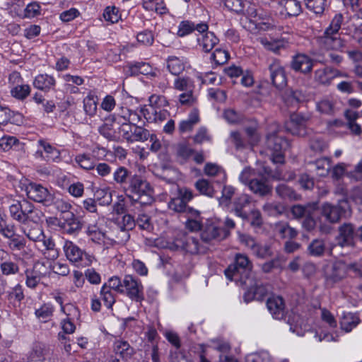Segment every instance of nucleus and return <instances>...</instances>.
Returning a JSON list of instances; mask_svg holds the SVG:
<instances>
[{
    "label": "nucleus",
    "instance_id": "nucleus-1",
    "mask_svg": "<svg viewBox=\"0 0 362 362\" xmlns=\"http://www.w3.org/2000/svg\"><path fill=\"white\" fill-rule=\"evenodd\" d=\"M252 264L248 257L237 254L235 261L224 272L227 279L235 281L240 286H251L254 281L252 273Z\"/></svg>",
    "mask_w": 362,
    "mask_h": 362
},
{
    "label": "nucleus",
    "instance_id": "nucleus-2",
    "mask_svg": "<svg viewBox=\"0 0 362 362\" xmlns=\"http://www.w3.org/2000/svg\"><path fill=\"white\" fill-rule=\"evenodd\" d=\"M124 189L127 197L134 202L148 205L153 202V189L141 175L134 173Z\"/></svg>",
    "mask_w": 362,
    "mask_h": 362
},
{
    "label": "nucleus",
    "instance_id": "nucleus-3",
    "mask_svg": "<svg viewBox=\"0 0 362 362\" xmlns=\"http://www.w3.org/2000/svg\"><path fill=\"white\" fill-rule=\"evenodd\" d=\"M343 21L344 17L341 13H337L334 16L323 35L317 38V42L321 46L327 49L340 51H343L344 48L348 47L347 40L336 35L341 28Z\"/></svg>",
    "mask_w": 362,
    "mask_h": 362
},
{
    "label": "nucleus",
    "instance_id": "nucleus-4",
    "mask_svg": "<svg viewBox=\"0 0 362 362\" xmlns=\"http://www.w3.org/2000/svg\"><path fill=\"white\" fill-rule=\"evenodd\" d=\"M352 268L359 276H362V270L356 264H347L344 260H336L327 264L324 268V277L326 284L333 286L335 284L343 280L347 274L349 269Z\"/></svg>",
    "mask_w": 362,
    "mask_h": 362
},
{
    "label": "nucleus",
    "instance_id": "nucleus-5",
    "mask_svg": "<svg viewBox=\"0 0 362 362\" xmlns=\"http://www.w3.org/2000/svg\"><path fill=\"white\" fill-rule=\"evenodd\" d=\"M288 141L278 132L269 133L267 136L266 146L271 151V160L274 164H284V151L289 147Z\"/></svg>",
    "mask_w": 362,
    "mask_h": 362
},
{
    "label": "nucleus",
    "instance_id": "nucleus-6",
    "mask_svg": "<svg viewBox=\"0 0 362 362\" xmlns=\"http://www.w3.org/2000/svg\"><path fill=\"white\" fill-rule=\"evenodd\" d=\"M171 250H182L191 255L205 253L207 247L199 243V239L187 233L178 234L172 243H168Z\"/></svg>",
    "mask_w": 362,
    "mask_h": 362
},
{
    "label": "nucleus",
    "instance_id": "nucleus-7",
    "mask_svg": "<svg viewBox=\"0 0 362 362\" xmlns=\"http://www.w3.org/2000/svg\"><path fill=\"white\" fill-rule=\"evenodd\" d=\"M351 209L346 199L339 200L337 204L324 203L321 207V214L331 223H338L341 218L350 216Z\"/></svg>",
    "mask_w": 362,
    "mask_h": 362
},
{
    "label": "nucleus",
    "instance_id": "nucleus-8",
    "mask_svg": "<svg viewBox=\"0 0 362 362\" xmlns=\"http://www.w3.org/2000/svg\"><path fill=\"white\" fill-rule=\"evenodd\" d=\"M264 79L277 90L284 89L287 85L285 69L278 59L272 60L263 71Z\"/></svg>",
    "mask_w": 362,
    "mask_h": 362
},
{
    "label": "nucleus",
    "instance_id": "nucleus-9",
    "mask_svg": "<svg viewBox=\"0 0 362 362\" xmlns=\"http://www.w3.org/2000/svg\"><path fill=\"white\" fill-rule=\"evenodd\" d=\"M310 117L301 112H293L284 122L285 130L294 136H305L308 133V124Z\"/></svg>",
    "mask_w": 362,
    "mask_h": 362
},
{
    "label": "nucleus",
    "instance_id": "nucleus-10",
    "mask_svg": "<svg viewBox=\"0 0 362 362\" xmlns=\"http://www.w3.org/2000/svg\"><path fill=\"white\" fill-rule=\"evenodd\" d=\"M35 206L30 202L23 199L16 201L9 206V212L11 218L16 221L25 224L33 220L32 214L34 212Z\"/></svg>",
    "mask_w": 362,
    "mask_h": 362
},
{
    "label": "nucleus",
    "instance_id": "nucleus-11",
    "mask_svg": "<svg viewBox=\"0 0 362 362\" xmlns=\"http://www.w3.org/2000/svg\"><path fill=\"white\" fill-rule=\"evenodd\" d=\"M122 294L127 295L132 300L141 302L144 300V286L139 279L132 275H125L123 279Z\"/></svg>",
    "mask_w": 362,
    "mask_h": 362
},
{
    "label": "nucleus",
    "instance_id": "nucleus-12",
    "mask_svg": "<svg viewBox=\"0 0 362 362\" xmlns=\"http://www.w3.org/2000/svg\"><path fill=\"white\" fill-rule=\"evenodd\" d=\"M64 250L67 259L78 266L86 267L92 263L93 257L71 241L65 242Z\"/></svg>",
    "mask_w": 362,
    "mask_h": 362
},
{
    "label": "nucleus",
    "instance_id": "nucleus-13",
    "mask_svg": "<svg viewBox=\"0 0 362 362\" xmlns=\"http://www.w3.org/2000/svg\"><path fill=\"white\" fill-rule=\"evenodd\" d=\"M230 235V231L213 222L207 221L201 232V239L204 243H209L214 240L221 242Z\"/></svg>",
    "mask_w": 362,
    "mask_h": 362
},
{
    "label": "nucleus",
    "instance_id": "nucleus-14",
    "mask_svg": "<svg viewBox=\"0 0 362 362\" xmlns=\"http://www.w3.org/2000/svg\"><path fill=\"white\" fill-rule=\"evenodd\" d=\"M27 196L30 199L35 202L41 203L45 206H49V202L54 194L43 187L41 184L30 182L26 187Z\"/></svg>",
    "mask_w": 362,
    "mask_h": 362
},
{
    "label": "nucleus",
    "instance_id": "nucleus-15",
    "mask_svg": "<svg viewBox=\"0 0 362 362\" xmlns=\"http://www.w3.org/2000/svg\"><path fill=\"white\" fill-rule=\"evenodd\" d=\"M356 228L353 223H344L338 228V235L336 241L338 245L344 247H353L356 240Z\"/></svg>",
    "mask_w": 362,
    "mask_h": 362
},
{
    "label": "nucleus",
    "instance_id": "nucleus-16",
    "mask_svg": "<svg viewBox=\"0 0 362 362\" xmlns=\"http://www.w3.org/2000/svg\"><path fill=\"white\" fill-rule=\"evenodd\" d=\"M58 219V226L69 235L78 234L82 229V221L72 211L63 214V216Z\"/></svg>",
    "mask_w": 362,
    "mask_h": 362
},
{
    "label": "nucleus",
    "instance_id": "nucleus-17",
    "mask_svg": "<svg viewBox=\"0 0 362 362\" xmlns=\"http://www.w3.org/2000/svg\"><path fill=\"white\" fill-rule=\"evenodd\" d=\"M249 189L257 196L265 197L272 192L269 180L262 173H259L250 180Z\"/></svg>",
    "mask_w": 362,
    "mask_h": 362
},
{
    "label": "nucleus",
    "instance_id": "nucleus-18",
    "mask_svg": "<svg viewBox=\"0 0 362 362\" xmlns=\"http://www.w3.org/2000/svg\"><path fill=\"white\" fill-rule=\"evenodd\" d=\"M245 292L243 295V300L248 303L254 300L262 301L268 295V286L264 284H257L254 280L251 286H242Z\"/></svg>",
    "mask_w": 362,
    "mask_h": 362
},
{
    "label": "nucleus",
    "instance_id": "nucleus-19",
    "mask_svg": "<svg viewBox=\"0 0 362 362\" xmlns=\"http://www.w3.org/2000/svg\"><path fill=\"white\" fill-rule=\"evenodd\" d=\"M118 119H122L120 115H110L99 129V133L109 141H117L119 136L114 128V124H118Z\"/></svg>",
    "mask_w": 362,
    "mask_h": 362
},
{
    "label": "nucleus",
    "instance_id": "nucleus-20",
    "mask_svg": "<svg viewBox=\"0 0 362 362\" xmlns=\"http://www.w3.org/2000/svg\"><path fill=\"white\" fill-rule=\"evenodd\" d=\"M267 307L274 319L282 320L286 315L285 302L280 296L273 295L267 300Z\"/></svg>",
    "mask_w": 362,
    "mask_h": 362
},
{
    "label": "nucleus",
    "instance_id": "nucleus-21",
    "mask_svg": "<svg viewBox=\"0 0 362 362\" xmlns=\"http://www.w3.org/2000/svg\"><path fill=\"white\" fill-rule=\"evenodd\" d=\"M128 115H124L120 116L122 119H118L119 133L122 134V136L128 143L131 140L132 130L134 127V123L132 121H134V118L132 117H136L139 119L140 116L138 115L135 112L127 110Z\"/></svg>",
    "mask_w": 362,
    "mask_h": 362
},
{
    "label": "nucleus",
    "instance_id": "nucleus-22",
    "mask_svg": "<svg viewBox=\"0 0 362 362\" xmlns=\"http://www.w3.org/2000/svg\"><path fill=\"white\" fill-rule=\"evenodd\" d=\"M339 76H346V75L329 66L317 69L314 73L315 80L323 85H329L334 78Z\"/></svg>",
    "mask_w": 362,
    "mask_h": 362
},
{
    "label": "nucleus",
    "instance_id": "nucleus-23",
    "mask_svg": "<svg viewBox=\"0 0 362 362\" xmlns=\"http://www.w3.org/2000/svg\"><path fill=\"white\" fill-rule=\"evenodd\" d=\"M291 66L295 71L307 74L310 73L313 69V61L306 54H298L293 57Z\"/></svg>",
    "mask_w": 362,
    "mask_h": 362
},
{
    "label": "nucleus",
    "instance_id": "nucleus-24",
    "mask_svg": "<svg viewBox=\"0 0 362 362\" xmlns=\"http://www.w3.org/2000/svg\"><path fill=\"white\" fill-rule=\"evenodd\" d=\"M209 26L206 23H199L195 24L190 21H182L178 26L177 35L179 37H185L194 30H197L200 33H204L208 30Z\"/></svg>",
    "mask_w": 362,
    "mask_h": 362
},
{
    "label": "nucleus",
    "instance_id": "nucleus-25",
    "mask_svg": "<svg viewBox=\"0 0 362 362\" xmlns=\"http://www.w3.org/2000/svg\"><path fill=\"white\" fill-rule=\"evenodd\" d=\"M328 250L326 240L323 238L313 239L307 247L308 255L314 257H322Z\"/></svg>",
    "mask_w": 362,
    "mask_h": 362
},
{
    "label": "nucleus",
    "instance_id": "nucleus-26",
    "mask_svg": "<svg viewBox=\"0 0 362 362\" xmlns=\"http://www.w3.org/2000/svg\"><path fill=\"white\" fill-rule=\"evenodd\" d=\"M318 208L317 202H310L305 205L295 204L291 207V212L295 218L300 219L310 214H314Z\"/></svg>",
    "mask_w": 362,
    "mask_h": 362
},
{
    "label": "nucleus",
    "instance_id": "nucleus-27",
    "mask_svg": "<svg viewBox=\"0 0 362 362\" xmlns=\"http://www.w3.org/2000/svg\"><path fill=\"white\" fill-rule=\"evenodd\" d=\"M55 85V78L47 74L37 75L33 81L34 87L44 92L54 90Z\"/></svg>",
    "mask_w": 362,
    "mask_h": 362
},
{
    "label": "nucleus",
    "instance_id": "nucleus-28",
    "mask_svg": "<svg viewBox=\"0 0 362 362\" xmlns=\"http://www.w3.org/2000/svg\"><path fill=\"white\" fill-rule=\"evenodd\" d=\"M49 349L47 346L42 342H36L33 344L29 354V360L34 362H42L49 354Z\"/></svg>",
    "mask_w": 362,
    "mask_h": 362
},
{
    "label": "nucleus",
    "instance_id": "nucleus-29",
    "mask_svg": "<svg viewBox=\"0 0 362 362\" xmlns=\"http://www.w3.org/2000/svg\"><path fill=\"white\" fill-rule=\"evenodd\" d=\"M276 193L284 200L297 201L301 197L291 187L285 183L279 184L276 187Z\"/></svg>",
    "mask_w": 362,
    "mask_h": 362
},
{
    "label": "nucleus",
    "instance_id": "nucleus-30",
    "mask_svg": "<svg viewBox=\"0 0 362 362\" xmlns=\"http://www.w3.org/2000/svg\"><path fill=\"white\" fill-rule=\"evenodd\" d=\"M204 33L201 38H197V42L204 52H209L218 44L219 40L212 32L206 30Z\"/></svg>",
    "mask_w": 362,
    "mask_h": 362
},
{
    "label": "nucleus",
    "instance_id": "nucleus-31",
    "mask_svg": "<svg viewBox=\"0 0 362 362\" xmlns=\"http://www.w3.org/2000/svg\"><path fill=\"white\" fill-rule=\"evenodd\" d=\"M129 71L131 75L138 76L143 74L146 76H156V74L153 71L151 66L148 63L140 62H134L129 65Z\"/></svg>",
    "mask_w": 362,
    "mask_h": 362
},
{
    "label": "nucleus",
    "instance_id": "nucleus-32",
    "mask_svg": "<svg viewBox=\"0 0 362 362\" xmlns=\"http://www.w3.org/2000/svg\"><path fill=\"white\" fill-rule=\"evenodd\" d=\"M114 351L116 354L119 355L124 360L127 361L134 354V349L126 341H117L114 344Z\"/></svg>",
    "mask_w": 362,
    "mask_h": 362
},
{
    "label": "nucleus",
    "instance_id": "nucleus-33",
    "mask_svg": "<svg viewBox=\"0 0 362 362\" xmlns=\"http://www.w3.org/2000/svg\"><path fill=\"white\" fill-rule=\"evenodd\" d=\"M134 174L124 166L118 167L113 173V179L117 184L127 186Z\"/></svg>",
    "mask_w": 362,
    "mask_h": 362
},
{
    "label": "nucleus",
    "instance_id": "nucleus-34",
    "mask_svg": "<svg viewBox=\"0 0 362 362\" xmlns=\"http://www.w3.org/2000/svg\"><path fill=\"white\" fill-rule=\"evenodd\" d=\"M251 198L247 194H241L240 197L236 198L233 202L234 211L235 215L239 217H246V213L244 211V208L250 204Z\"/></svg>",
    "mask_w": 362,
    "mask_h": 362
},
{
    "label": "nucleus",
    "instance_id": "nucleus-35",
    "mask_svg": "<svg viewBox=\"0 0 362 362\" xmlns=\"http://www.w3.org/2000/svg\"><path fill=\"white\" fill-rule=\"evenodd\" d=\"M276 230L281 238L292 240L295 238L298 234V230L290 226L286 222H281L276 224Z\"/></svg>",
    "mask_w": 362,
    "mask_h": 362
},
{
    "label": "nucleus",
    "instance_id": "nucleus-36",
    "mask_svg": "<svg viewBox=\"0 0 362 362\" xmlns=\"http://www.w3.org/2000/svg\"><path fill=\"white\" fill-rule=\"evenodd\" d=\"M194 187L202 195L213 197L216 191L211 182L206 179H199L194 183Z\"/></svg>",
    "mask_w": 362,
    "mask_h": 362
},
{
    "label": "nucleus",
    "instance_id": "nucleus-37",
    "mask_svg": "<svg viewBox=\"0 0 362 362\" xmlns=\"http://www.w3.org/2000/svg\"><path fill=\"white\" fill-rule=\"evenodd\" d=\"M360 322V319L358 315L355 313H348L343 315L341 320L340 325L342 329L346 332H350L353 328L356 327Z\"/></svg>",
    "mask_w": 362,
    "mask_h": 362
},
{
    "label": "nucleus",
    "instance_id": "nucleus-38",
    "mask_svg": "<svg viewBox=\"0 0 362 362\" xmlns=\"http://www.w3.org/2000/svg\"><path fill=\"white\" fill-rule=\"evenodd\" d=\"M199 121V113L197 110H193L189 115L187 119L182 120L179 124V130L180 132H186L192 131L194 126Z\"/></svg>",
    "mask_w": 362,
    "mask_h": 362
},
{
    "label": "nucleus",
    "instance_id": "nucleus-39",
    "mask_svg": "<svg viewBox=\"0 0 362 362\" xmlns=\"http://www.w3.org/2000/svg\"><path fill=\"white\" fill-rule=\"evenodd\" d=\"M54 206V208L59 212V218L62 217L63 214H64L71 212V204L63 199L56 197L54 195L49 202V206Z\"/></svg>",
    "mask_w": 362,
    "mask_h": 362
},
{
    "label": "nucleus",
    "instance_id": "nucleus-40",
    "mask_svg": "<svg viewBox=\"0 0 362 362\" xmlns=\"http://www.w3.org/2000/svg\"><path fill=\"white\" fill-rule=\"evenodd\" d=\"M281 4L288 16H298L302 13L301 4L297 0H281Z\"/></svg>",
    "mask_w": 362,
    "mask_h": 362
},
{
    "label": "nucleus",
    "instance_id": "nucleus-41",
    "mask_svg": "<svg viewBox=\"0 0 362 362\" xmlns=\"http://www.w3.org/2000/svg\"><path fill=\"white\" fill-rule=\"evenodd\" d=\"M167 66L169 71L175 76L179 75L185 69V64L182 59L175 56H170L168 58Z\"/></svg>",
    "mask_w": 362,
    "mask_h": 362
},
{
    "label": "nucleus",
    "instance_id": "nucleus-42",
    "mask_svg": "<svg viewBox=\"0 0 362 362\" xmlns=\"http://www.w3.org/2000/svg\"><path fill=\"white\" fill-rule=\"evenodd\" d=\"M131 134V140L129 141V143H134L136 141L144 142L147 141L149 137L148 130L135 124H134Z\"/></svg>",
    "mask_w": 362,
    "mask_h": 362
},
{
    "label": "nucleus",
    "instance_id": "nucleus-43",
    "mask_svg": "<svg viewBox=\"0 0 362 362\" xmlns=\"http://www.w3.org/2000/svg\"><path fill=\"white\" fill-rule=\"evenodd\" d=\"M25 284L32 289H35L40 282L41 274L39 272L35 269H27L25 271Z\"/></svg>",
    "mask_w": 362,
    "mask_h": 362
},
{
    "label": "nucleus",
    "instance_id": "nucleus-44",
    "mask_svg": "<svg viewBox=\"0 0 362 362\" xmlns=\"http://www.w3.org/2000/svg\"><path fill=\"white\" fill-rule=\"evenodd\" d=\"M94 199L101 206H108L112 202V193L107 189H98L94 194Z\"/></svg>",
    "mask_w": 362,
    "mask_h": 362
},
{
    "label": "nucleus",
    "instance_id": "nucleus-45",
    "mask_svg": "<svg viewBox=\"0 0 362 362\" xmlns=\"http://www.w3.org/2000/svg\"><path fill=\"white\" fill-rule=\"evenodd\" d=\"M30 90L28 85H17L11 90V95L18 100H23L30 93Z\"/></svg>",
    "mask_w": 362,
    "mask_h": 362
},
{
    "label": "nucleus",
    "instance_id": "nucleus-46",
    "mask_svg": "<svg viewBox=\"0 0 362 362\" xmlns=\"http://www.w3.org/2000/svg\"><path fill=\"white\" fill-rule=\"evenodd\" d=\"M283 98L286 103L290 105L298 104L302 100L303 95L298 90L287 89L283 95Z\"/></svg>",
    "mask_w": 362,
    "mask_h": 362
},
{
    "label": "nucleus",
    "instance_id": "nucleus-47",
    "mask_svg": "<svg viewBox=\"0 0 362 362\" xmlns=\"http://www.w3.org/2000/svg\"><path fill=\"white\" fill-rule=\"evenodd\" d=\"M100 296L102 300L104 303V305L108 309H112V305L115 303V298L112 291L110 290V288H107V284H105L100 290Z\"/></svg>",
    "mask_w": 362,
    "mask_h": 362
},
{
    "label": "nucleus",
    "instance_id": "nucleus-48",
    "mask_svg": "<svg viewBox=\"0 0 362 362\" xmlns=\"http://www.w3.org/2000/svg\"><path fill=\"white\" fill-rule=\"evenodd\" d=\"M306 7L316 14H322L327 0H304Z\"/></svg>",
    "mask_w": 362,
    "mask_h": 362
},
{
    "label": "nucleus",
    "instance_id": "nucleus-49",
    "mask_svg": "<svg viewBox=\"0 0 362 362\" xmlns=\"http://www.w3.org/2000/svg\"><path fill=\"white\" fill-rule=\"evenodd\" d=\"M20 145L19 140L13 136H4L0 139V150L8 151Z\"/></svg>",
    "mask_w": 362,
    "mask_h": 362
},
{
    "label": "nucleus",
    "instance_id": "nucleus-50",
    "mask_svg": "<svg viewBox=\"0 0 362 362\" xmlns=\"http://www.w3.org/2000/svg\"><path fill=\"white\" fill-rule=\"evenodd\" d=\"M83 109L86 115L93 116L97 111V101L92 95H88L83 99Z\"/></svg>",
    "mask_w": 362,
    "mask_h": 362
},
{
    "label": "nucleus",
    "instance_id": "nucleus-51",
    "mask_svg": "<svg viewBox=\"0 0 362 362\" xmlns=\"http://www.w3.org/2000/svg\"><path fill=\"white\" fill-rule=\"evenodd\" d=\"M75 161L85 170L94 169L95 165L94 160L88 154H79L75 158Z\"/></svg>",
    "mask_w": 362,
    "mask_h": 362
},
{
    "label": "nucleus",
    "instance_id": "nucleus-52",
    "mask_svg": "<svg viewBox=\"0 0 362 362\" xmlns=\"http://www.w3.org/2000/svg\"><path fill=\"white\" fill-rule=\"evenodd\" d=\"M103 17L106 21L115 23L119 21L121 18V15L119 13V8L113 6L105 8Z\"/></svg>",
    "mask_w": 362,
    "mask_h": 362
},
{
    "label": "nucleus",
    "instance_id": "nucleus-53",
    "mask_svg": "<svg viewBox=\"0 0 362 362\" xmlns=\"http://www.w3.org/2000/svg\"><path fill=\"white\" fill-rule=\"evenodd\" d=\"M53 306L49 304H44L39 309L35 310V315L44 322L47 321L53 315Z\"/></svg>",
    "mask_w": 362,
    "mask_h": 362
},
{
    "label": "nucleus",
    "instance_id": "nucleus-54",
    "mask_svg": "<svg viewBox=\"0 0 362 362\" xmlns=\"http://www.w3.org/2000/svg\"><path fill=\"white\" fill-rule=\"evenodd\" d=\"M168 208L177 213H185L188 206L177 195L169 201Z\"/></svg>",
    "mask_w": 362,
    "mask_h": 362
},
{
    "label": "nucleus",
    "instance_id": "nucleus-55",
    "mask_svg": "<svg viewBox=\"0 0 362 362\" xmlns=\"http://www.w3.org/2000/svg\"><path fill=\"white\" fill-rule=\"evenodd\" d=\"M229 58H230L229 53L226 50L221 49H216L211 57V59L217 65L224 64L225 63H226L228 62Z\"/></svg>",
    "mask_w": 362,
    "mask_h": 362
},
{
    "label": "nucleus",
    "instance_id": "nucleus-56",
    "mask_svg": "<svg viewBox=\"0 0 362 362\" xmlns=\"http://www.w3.org/2000/svg\"><path fill=\"white\" fill-rule=\"evenodd\" d=\"M62 312L64 313L68 320H78L80 318V310L75 305L72 303H67L62 308Z\"/></svg>",
    "mask_w": 362,
    "mask_h": 362
},
{
    "label": "nucleus",
    "instance_id": "nucleus-57",
    "mask_svg": "<svg viewBox=\"0 0 362 362\" xmlns=\"http://www.w3.org/2000/svg\"><path fill=\"white\" fill-rule=\"evenodd\" d=\"M8 239L10 240L8 245L12 250H21L25 247V239L21 235L16 234V233Z\"/></svg>",
    "mask_w": 362,
    "mask_h": 362
},
{
    "label": "nucleus",
    "instance_id": "nucleus-58",
    "mask_svg": "<svg viewBox=\"0 0 362 362\" xmlns=\"http://www.w3.org/2000/svg\"><path fill=\"white\" fill-rule=\"evenodd\" d=\"M16 233V226L13 223H8L6 218L0 222V234L5 238H11Z\"/></svg>",
    "mask_w": 362,
    "mask_h": 362
},
{
    "label": "nucleus",
    "instance_id": "nucleus-59",
    "mask_svg": "<svg viewBox=\"0 0 362 362\" xmlns=\"http://www.w3.org/2000/svg\"><path fill=\"white\" fill-rule=\"evenodd\" d=\"M242 218L250 222L254 227H259L262 224V215L259 210H252L250 214L246 213V217Z\"/></svg>",
    "mask_w": 362,
    "mask_h": 362
},
{
    "label": "nucleus",
    "instance_id": "nucleus-60",
    "mask_svg": "<svg viewBox=\"0 0 362 362\" xmlns=\"http://www.w3.org/2000/svg\"><path fill=\"white\" fill-rule=\"evenodd\" d=\"M235 188L230 185H224L222 189V196L219 199V204L221 205L228 206L232 197L235 194Z\"/></svg>",
    "mask_w": 362,
    "mask_h": 362
},
{
    "label": "nucleus",
    "instance_id": "nucleus-61",
    "mask_svg": "<svg viewBox=\"0 0 362 362\" xmlns=\"http://www.w3.org/2000/svg\"><path fill=\"white\" fill-rule=\"evenodd\" d=\"M317 107L320 112L326 115H333L335 111L334 103L328 99H324L320 101Z\"/></svg>",
    "mask_w": 362,
    "mask_h": 362
},
{
    "label": "nucleus",
    "instance_id": "nucleus-62",
    "mask_svg": "<svg viewBox=\"0 0 362 362\" xmlns=\"http://www.w3.org/2000/svg\"><path fill=\"white\" fill-rule=\"evenodd\" d=\"M252 252L255 255L261 259H265L272 255L270 247L267 245L257 244Z\"/></svg>",
    "mask_w": 362,
    "mask_h": 362
},
{
    "label": "nucleus",
    "instance_id": "nucleus-63",
    "mask_svg": "<svg viewBox=\"0 0 362 362\" xmlns=\"http://www.w3.org/2000/svg\"><path fill=\"white\" fill-rule=\"evenodd\" d=\"M310 148L315 152L321 153L327 148V144L321 137L315 136L310 139Z\"/></svg>",
    "mask_w": 362,
    "mask_h": 362
},
{
    "label": "nucleus",
    "instance_id": "nucleus-64",
    "mask_svg": "<svg viewBox=\"0 0 362 362\" xmlns=\"http://www.w3.org/2000/svg\"><path fill=\"white\" fill-rule=\"evenodd\" d=\"M136 39L139 43H141L146 46H150L153 45L154 42L153 34L151 31L148 30H145L138 33Z\"/></svg>",
    "mask_w": 362,
    "mask_h": 362
}]
</instances>
